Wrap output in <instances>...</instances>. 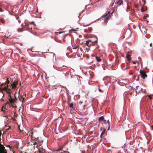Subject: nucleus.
Here are the masks:
<instances>
[{"mask_svg":"<svg viewBox=\"0 0 153 153\" xmlns=\"http://www.w3.org/2000/svg\"><path fill=\"white\" fill-rule=\"evenodd\" d=\"M9 83L10 81L9 80V78H7L6 79V81L4 82L1 83L0 86L1 87L4 85H7L3 88H1V89L2 90L5 91L9 94V96H10V93L12 92L11 90H15L16 88V85L18 84V81L17 80H16L12 83L11 82L10 85H9L10 88H8V84Z\"/></svg>","mask_w":153,"mask_h":153,"instance_id":"f257e3e1","label":"nucleus"},{"mask_svg":"<svg viewBox=\"0 0 153 153\" xmlns=\"http://www.w3.org/2000/svg\"><path fill=\"white\" fill-rule=\"evenodd\" d=\"M17 99L16 96H9L8 98V100L5 104V105L8 104L10 106L14 108H16V105L15 104L16 102Z\"/></svg>","mask_w":153,"mask_h":153,"instance_id":"f03ea898","label":"nucleus"},{"mask_svg":"<svg viewBox=\"0 0 153 153\" xmlns=\"http://www.w3.org/2000/svg\"><path fill=\"white\" fill-rule=\"evenodd\" d=\"M1 135L0 134V153H7V151L5 147L1 143Z\"/></svg>","mask_w":153,"mask_h":153,"instance_id":"7ed1b4c3","label":"nucleus"},{"mask_svg":"<svg viewBox=\"0 0 153 153\" xmlns=\"http://www.w3.org/2000/svg\"><path fill=\"white\" fill-rule=\"evenodd\" d=\"M97 41H93L92 40H88L86 41L85 44L89 47L91 45H93L94 43H97Z\"/></svg>","mask_w":153,"mask_h":153,"instance_id":"20e7f679","label":"nucleus"},{"mask_svg":"<svg viewBox=\"0 0 153 153\" xmlns=\"http://www.w3.org/2000/svg\"><path fill=\"white\" fill-rule=\"evenodd\" d=\"M53 153H69V152L62 151V148H61L53 152Z\"/></svg>","mask_w":153,"mask_h":153,"instance_id":"39448f33","label":"nucleus"},{"mask_svg":"<svg viewBox=\"0 0 153 153\" xmlns=\"http://www.w3.org/2000/svg\"><path fill=\"white\" fill-rule=\"evenodd\" d=\"M31 139L33 141L34 145L37 144L39 142L38 138L35 137L31 135Z\"/></svg>","mask_w":153,"mask_h":153,"instance_id":"423d86ee","label":"nucleus"},{"mask_svg":"<svg viewBox=\"0 0 153 153\" xmlns=\"http://www.w3.org/2000/svg\"><path fill=\"white\" fill-rule=\"evenodd\" d=\"M131 31L130 29L127 30L125 33V36L126 37H129L131 36Z\"/></svg>","mask_w":153,"mask_h":153,"instance_id":"0eeeda50","label":"nucleus"},{"mask_svg":"<svg viewBox=\"0 0 153 153\" xmlns=\"http://www.w3.org/2000/svg\"><path fill=\"white\" fill-rule=\"evenodd\" d=\"M140 72L142 77L143 79H145L146 77H147V76L144 71L140 70Z\"/></svg>","mask_w":153,"mask_h":153,"instance_id":"6e6552de","label":"nucleus"},{"mask_svg":"<svg viewBox=\"0 0 153 153\" xmlns=\"http://www.w3.org/2000/svg\"><path fill=\"white\" fill-rule=\"evenodd\" d=\"M126 57L129 62H130L132 63L133 64H134V61H132L131 62H130L131 59L130 57V56L129 55L127 54L126 55Z\"/></svg>","mask_w":153,"mask_h":153,"instance_id":"1a4fd4ad","label":"nucleus"},{"mask_svg":"<svg viewBox=\"0 0 153 153\" xmlns=\"http://www.w3.org/2000/svg\"><path fill=\"white\" fill-rule=\"evenodd\" d=\"M18 97L20 101L22 102L23 103L25 102V100L23 97V96H18Z\"/></svg>","mask_w":153,"mask_h":153,"instance_id":"9d476101","label":"nucleus"},{"mask_svg":"<svg viewBox=\"0 0 153 153\" xmlns=\"http://www.w3.org/2000/svg\"><path fill=\"white\" fill-rule=\"evenodd\" d=\"M25 27L27 30H29V29L30 28L29 25L28 24L25 23Z\"/></svg>","mask_w":153,"mask_h":153,"instance_id":"9b49d317","label":"nucleus"},{"mask_svg":"<svg viewBox=\"0 0 153 153\" xmlns=\"http://www.w3.org/2000/svg\"><path fill=\"white\" fill-rule=\"evenodd\" d=\"M110 16V15H108V13H107L105 16V21H107L109 17Z\"/></svg>","mask_w":153,"mask_h":153,"instance_id":"f8f14e48","label":"nucleus"},{"mask_svg":"<svg viewBox=\"0 0 153 153\" xmlns=\"http://www.w3.org/2000/svg\"><path fill=\"white\" fill-rule=\"evenodd\" d=\"M117 4L119 5L123 4V0H119L117 2Z\"/></svg>","mask_w":153,"mask_h":153,"instance_id":"ddd939ff","label":"nucleus"},{"mask_svg":"<svg viewBox=\"0 0 153 153\" xmlns=\"http://www.w3.org/2000/svg\"><path fill=\"white\" fill-rule=\"evenodd\" d=\"M104 119L103 116H101L99 118L98 120L99 121L101 122Z\"/></svg>","mask_w":153,"mask_h":153,"instance_id":"4468645a","label":"nucleus"},{"mask_svg":"<svg viewBox=\"0 0 153 153\" xmlns=\"http://www.w3.org/2000/svg\"><path fill=\"white\" fill-rule=\"evenodd\" d=\"M95 58L97 62H100L101 61V59H100V58L98 56H95Z\"/></svg>","mask_w":153,"mask_h":153,"instance_id":"2eb2a0df","label":"nucleus"},{"mask_svg":"<svg viewBox=\"0 0 153 153\" xmlns=\"http://www.w3.org/2000/svg\"><path fill=\"white\" fill-rule=\"evenodd\" d=\"M69 107L73 110L74 109V105L73 103H71L70 104Z\"/></svg>","mask_w":153,"mask_h":153,"instance_id":"dca6fc26","label":"nucleus"},{"mask_svg":"<svg viewBox=\"0 0 153 153\" xmlns=\"http://www.w3.org/2000/svg\"><path fill=\"white\" fill-rule=\"evenodd\" d=\"M17 31L19 32H22L24 31L22 28H19L17 29Z\"/></svg>","mask_w":153,"mask_h":153,"instance_id":"f3484780","label":"nucleus"},{"mask_svg":"<svg viewBox=\"0 0 153 153\" xmlns=\"http://www.w3.org/2000/svg\"><path fill=\"white\" fill-rule=\"evenodd\" d=\"M105 134V130L104 129L102 132L101 134L100 137H101L104 134Z\"/></svg>","mask_w":153,"mask_h":153,"instance_id":"a211bd4d","label":"nucleus"},{"mask_svg":"<svg viewBox=\"0 0 153 153\" xmlns=\"http://www.w3.org/2000/svg\"><path fill=\"white\" fill-rule=\"evenodd\" d=\"M5 104H4V105H3V106L2 107L1 109V110L2 111H4V109H5Z\"/></svg>","mask_w":153,"mask_h":153,"instance_id":"6ab92c4d","label":"nucleus"},{"mask_svg":"<svg viewBox=\"0 0 153 153\" xmlns=\"http://www.w3.org/2000/svg\"><path fill=\"white\" fill-rule=\"evenodd\" d=\"M39 153H45V151L44 150H42V151L39 150Z\"/></svg>","mask_w":153,"mask_h":153,"instance_id":"aec40b11","label":"nucleus"},{"mask_svg":"<svg viewBox=\"0 0 153 153\" xmlns=\"http://www.w3.org/2000/svg\"><path fill=\"white\" fill-rule=\"evenodd\" d=\"M0 21L2 22V23H4V20L3 19H0Z\"/></svg>","mask_w":153,"mask_h":153,"instance_id":"412c9836","label":"nucleus"},{"mask_svg":"<svg viewBox=\"0 0 153 153\" xmlns=\"http://www.w3.org/2000/svg\"><path fill=\"white\" fill-rule=\"evenodd\" d=\"M79 47L78 46H73V48L74 49H76Z\"/></svg>","mask_w":153,"mask_h":153,"instance_id":"4be33fe9","label":"nucleus"},{"mask_svg":"<svg viewBox=\"0 0 153 153\" xmlns=\"http://www.w3.org/2000/svg\"><path fill=\"white\" fill-rule=\"evenodd\" d=\"M137 87H136V95H137V94H138V92H137Z\"/></svg>","mask_w":153,"mask_h":153,"instance_id":"5701e85b","label":"nucleus"},{"mask_svg":"<svg viewBox=\"0 0 153 153\" xmlns=\"http://www.w3.org/2000/svg\"><path fill=\"white\" fill-rule=\"evenodd\" d=\"M133 72L131 71H130L129 72V74L130 75H131V74H133Z\"/></svg>","mask_w":153,"mask_h":153,"instance_id":"b1692460","label":"nucleus"},{"mask_svg":"<svg viewBox=\"0 0 153 153\" xmlns=\"http://www.w3.org/2000/svg\"><path fill=\"white\" fill-rule=\"evenodd\" d=\"M133 10H134V9H133ZM131 15H132L133 16L134 14V12L133 10V11H131Z\"/></svg>","mask_w":153,"mask_h":153,"instance_id":"393cba45","label":"nucleus"},{"mask_svg":"<svg viewBox=\"0 0 153 153\" xmlns=\"http://www.w3.org/2000/svg\"><path fill=\"white\" fill-rule=\"evenodd\" d=\"M102 121H103V122L104 123H106V120H105L104 119H103V120H102Z\"/></svg>","mask_w":153,"mask_h":153,"instance_id":"a878e982","label":"nucleus"},{"mask_svg":"<svg viewBox=\"0 0 153 153\" xmlns=\"http://www.w3.org/2000/svg\"><path fill=\"white\" fill-rule=\"evenodd\" d=\"M149 97V98L151 100L152 99V96H148Z\"/></svg>","mask_w":153,"mask_h":153,"instance_id":"bb28decb","label":"nucleus"},{"mask_svg":"<svg viewBox=\"0 0 153 153\" xmlns=\"http://www.w3.org/2000/svg\"><path fill=\"white\" fill-rule=\"evenodd\" d=\"M107 123H108V124L109 125V124L110 123V122L109 121V120H108V121H107Z\"/></svg>","mask_w":153,"mask_h":153,"instance_id":"cd10ccee","label":"nucleus"},{"mask_svg":"<svg viewBox=\"0 0 153 153\" xmlns=\"http://www.w3.org/2000/svg\"><path fill=\"white\" fill-rule=\"evenodd\" d=\"M33 24H34V22H31L30 23V24H31V25H33Z\"/></svg>","mask_w":153,"mask_h":153,"instance_id":"c85d7f7f","label":"nucleus"},{"mask_svg":"<svg viewBox=\"0 0 153 153\" xmlns=\"http://www.w3.org/2000/svg\"><path fill=\"white\" fill-rule=\"evenodd\" d=\"M1 88H1V87H0V91H3V90H2V89H1Z\"/></svg>","mask_w":153,"mask_h":153,"instance_id":"c756f323","label":"nucleus"},{"mask_svg":"<svg viewBox=\"0 0 153 153\" xmlns=\"http://www.w3.org/2000/svg\"><path fill=\"white\" fill-rule=\"evenodd\" d=\"M134 7H136L137 8V5L136 4H134Z\"/></svg>","mask_w":153,"mask_h":153,"instance_id":"7c9ffc66","label":"nucleus"},{"mask_svg":"<svg viewBox=\"0 0 153 153\" xmlns=\"http://www.w3.org/2000/svg\"><path fill=\"white\" fill-rule=\"evenodd\" d=\"M0 101H4V99H1L0 100Z\"/></svg>","mask_w":153,"mask_h":153,"instance_id":"2f4dec72","label":"nucleus"},{"mask_svg":"<svg viewBox=\"0 0 153 153\" xmlns=\"http://www.w3.org/2000/svg\"><path fill=\"white\" fill-rule=\"evenodd\" d=\"M150 46H151V47H152V43H151L150 44Z\"/></svg>","mask_w":153,"mask_h":153,"instance_id":"473e14b6","label":"nucleus"},{"mask_svg":"<svg viewBox=\"0 0 153 153\" xmlns=\"http://www.w3.org/2000/svg\"><path fill=\"white\" fill-rule=\"evenodd\" d=\"M99 91H100V92H101V90L100 89V88H99Z\"/></svg>","mask_w":153,"mask_h":153,"instance_id":"72a5a7b5","label":"nucleus"},{"mask_svg":"<svg viewBox=\"0 0 153 153\" xmlns=\"http://www.w3.org/2000/svg\"><path fill=\"white\" fill-rule=\"evenodd\" d=\"M2 9L1 8H0V12H2Z\"/></svg>","mask_w":153,"mask_h":153,"instance_id":"f704fd0d","label":"nucleus"},{"mask_svg":"<svg viewBox=\"0 0 153 153\" xmlns=\"http://www.w3.org/2000/svg\"><path fill=\"white\" fill-rule=\"evenodd\" d=\"M150 153H153V150Z\"/></svg>","mask_w":153,"mask_h":153,"instance_id":"c9c22d12","label":"nucleus"},{"mask_svg":"<svg viewBox=\"0 0 153 153\" xmlns=\"http://www.w3.org/2000/svg\"><path fill=\"white\" fill-rule=\"evenodd\" d=\"M79 49L81 51H82V49L81 48H79Z\"/></svg>","mask_w":153,"mask_h":153,"instance_id":"e433bc0d","label":"nucleus"},{"mask_svg":"<svg viewBox=\"0 0 153 153\" xmlns=\"http://www.w3.org/2000/svg\"><path fill=\"white\" fill-rule=\"evenodd\" d=\"M147 96H153V95H147Z\"/></svg>","mask_w":153,"mask_h":153,"instance_id":"4c0bfd02","label":"nucleus"},{"mask_svg":"<svg viewBox=\"0 0 153 153\" xmlns=\"http://www.w3.org/2000/svg\"><path fill=\"white\" fill-rule=\"evenodd\" d=\"M78 51H79V48H78V49L77 50V52L76 51V53H77L78 52Z\"/></svg>","mask_w":153,"mask_h":153,"instance_id":"58836bf2","label":"nucleus"},{"mask_svg":"<svg viewBox=\"0 0 153 153\" xmlns=\"http://www.w3.org/2000/svg\"><path fill=\"white\" fill-rule=\"evenodd\" d=\"M144 93H146V91H144Z\"/></svg>","mask_w":153,"mask_h":153,"instance_id":"ea45409f","label":"nucleus"},{"mask_svg":"<svg viewBox=\"0 0 153 153\" xmlns=\"http://www.w3.org/2000/svg\"><path fill=\"white\" fill-rule=\"evenodd\" d=\"M114 2L112 4V5H113L114 4Z\"/></svg>","mask_w":153,"mask_h":153,"instance_id":"a19ab883","label":"nucleus"},{"mask_svg":"<svg viewBox=\"0 0 153 153\" xmlns=\"http://www.w3.org/2000/svg\"><path fill=\"white\" fill-rule=\"evenodd\" d=\"M86 50H87V52H88V50H87V48H86Z\"/></svg>","mask_w":153,"mask_h":153,"instance_id":"79ce46f5","label":"nucleus"},{"mask_svg":"<svg viewBox=\"0 0 153 153\" xmlns=\"http://www.w3.org/2000/svg\"><path fill=\"white\" fill-rule=\"evenodd\" d=\"M23 0H21V1H22V2L23 1Z\"/></svg>","mask_w":153,"mask_h":153,"instance_id":"37998d69","label":"nucleus"},{"mask_svg":"<svg viewBox=\"0 0 153 153\" xmlns=\"http://www.w3.org/2000/svg\"><path fill=\"white\" fill-rule=\"evenodd\" d=\"M62 92H63V91H61V92H62Z\"/></svg>","mask_w":153,"mask_h":153,"instance_id":"c03bdc74","label":"nucleus"},{"mask_svg":"<svg viewBox=\"0 0 153 153\" xmlns=\"http://www.w3.org/2000/svg\"><path fill=\"white\" fill-rule=\"evenodd\" d=\"M65 94H67L66 92H65Z\"/></svg>","mask_w":153,"mask_h":153,"instance_id":"a18cd8bd","label":"nucleus"},{"mask_svg":"<svg viewBox=\"0 0 153 153\" xmlns=\"http://www.w3.org/2000/svg\"><path fill=\"white\" fill-rule=\"evenodd\" d=\"M133 27H134V25L133 26Z\"/></svg>","mask_w":153,"mask_h":153,"instance_id":"49530a36","label":"nucleus"},{"mask_svg":"<svg viewBox=\"0 0 153 153\" xmlns=\"http://www.w3.org/2000/svg\"><path fill=\"white\" fill-rule=\"evenodd\" d=\"M86 30H85V31H86Z\"/></svg>","mask_w":153,"mask_h":153,"instance_id":"de8ad7c7","label":"nucleus"},{"mask_svg":"<svg viewBox=\"0 0 153 153\" xmlns=\"http://www.w3.org/2000/svg\"><path fill=\"white\" fill-rule=\"evenodd\" d=\"M62 94L63 95H64V94H63L62 93Z\"/></svg>","mask_w":153,"mask_h":153,"instance_id":"09e8293b","label":"nucleus"},{"mask_svg":"<svg viewBox=\"0 0 153 153\" xmlns=\"http://www.w3.org/2000/svg\"><path fill=\"white\" fill-rule=\"evenodd\" d=\"M152 130H153V128H152Z\"/></svg>","mask_w":153,"mask_h":153,"instance_id":"8fccbe9b","label":"nucleus"}]
</instances>
